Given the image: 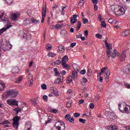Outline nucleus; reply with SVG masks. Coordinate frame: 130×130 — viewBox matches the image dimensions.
<instances>
[{
  "instance_id": "obj_60",
  "label": "nucleus",
  "mask_w": 130,
  "mask_h": 130,
  "mask_svg": "<svg viewBox=\"0 0 130 130\" xmlns=\"http://www.w3.org/2000/svg\"><path fill=\"white\" fill-rule=\"evenodd\" d=\"M82 34L79 33L78 34L77 36H76V38L78 39L79 38H81V36H82Z\"/></svg>"
},
{
  "instance_id": "obj_28",
  "label": "nucleus",
  "mask_w": 130,
  "mask_h": 130,
  "mask_svg": "<svg viewBox=\"0 0 130 130\" xmlns=\"http://www.w3.org/2000/svg\"><path fill=\"white\" fill-rule=\"evenodd\" d=\"M73 81V77L70 76L68 78L66 82L67 84H70V83Z\"/></svg>"
},
{
  "instance_id": "obj_55",
  "label": "nucleus",
  "mask_w": 130,
  "mask_h": 130,
  "mask_svg": "<svg viewBox=\"0 0 130 130\" xmlns=\"http://www.w3.org/2000/svg\"><path fill=\"white\" fill-rule=\"evenodd\" d=\"M61 26H62V25L56 24V29H61Z\"/></svg>"
},
{
  "instance_id": "obj_45",
  "label": "nucleus",
  "mask_w": 130,
  "mask_h": 130,
  "mask_svg": "<svg viewBox=\"0 0 130 130\" xmlns=\"http://www.w3.org/2000/svg\"><path fill=\"white\" fill-rule=\"evenodd\" d=\"M15 110L17 112L16 114H18L19 112H21V111H22V109L21 108H17Z\"/></svg>"
},
{
  "instance_id": "obj_8",
  "label": "nucleus",
  "mask_w": 130,
  "mask_h": 130,
  "mask_svg": "<svg viewBox=\"0 0 130 130\" xmlns=\"http://www.w3.org/2000/svg\"><path fill=\"white\" fill-rule=\"evenodd\" d=\"M18 101L16 100H7V104H9V105H10L11 106H18L19 105H18Z\"/></svg>"
},
{
  "instance_id": "obj_12",
  "label": "nucleus",
  "mask_w": 130,
  "mask_h": 130,
  "mask_svg": "<svg viewBox=\"0 0 130 130\" xmlns=\"http://www.w3.org/2000/svg\"><path fill=\"white\" fill-rule=\"evenodd\" d=\"M42 23H44V19L46 17V8H43L42 10Z\"/></svg>"
},
{
  "instance_id": "obj_10",
  "label": "nucleus",
  "mask_w": 130,
  "mask_h": 130,
  "mask_svg": "<svg viewBox=\"0 0 130 130\" xmlns=\"http://www.w3.org/2000/svg\"><path fill=\"white\" fill-rule=\"evenodd\" d=\"M2 48L5 51H7V50H11V49H12V45L10 44H3V45L2 46Z\"/></svg>"
},
{
  "instance_id": "obj_46",
  "label": "nucleus",
  "mask_w": 130,
  "mask_h": 130,
  "mask_svg": "<svg viewBox=\"0 0 130 130\" xmlns=\"http://www.w3.org/2000/svg\"><path fill=\"white\" fill-rule=\"evenodd\" d=\"M124 32H125V34L126 36H128V35H129V34H130V30L129 29L125 30V31H124Z\"/></svg>"
},
{
  "instance_id": "obj_50",
  "label": "nucleus",
  "mask_w": 130,
  "mask_h": 130,
  "mask_svg": "<svg viewBox=\"0 0 130 130\" xmlns=\"http://www.w3.org/2000/svg\"><path fill=\"white\" fill-rule=\"evenodd\" d=\"M79 121H80V122H81V123H85V122H86V119L80 118Z\"/></svg>"
},
{
  "instance_id": "obj_57",
  "label": "nucleus",
  "mask_w": 130,
  "mask_h": 130,
  "mask_svg": "<svg viewBox=\"0 0 130 130\" xmlns=\"http://www.w3.org/2000/svg\"><path fill=\"white\" fill-rule=\"evenodd\" d=\"M89 22V20L86 18H83V24H87Z\"/></svg>"
},
{
  "instance_id": "obj_49",
  "label": "nucleus",
  "mask_w": 130,
  "mask_h": 130,
  "mask_svg": "<svg viewBox=\"0 0 130 130\" xmlns=\"http://www.w3.org/2000/svg\"><path fill=\"white\" fill-rule=\"evenodd\" d=\"M80 115V113H74L73 114V116H74V117H79Z\"/></svg>"
},
{
  "instance_id": "obj_21",
  "label": "nucleus",
  "mask_w": 130,
  "mask_h": 130,
  "mask_svg": "<svg viewBox=\"0 0 130 130\" xmlns=\"http://www.w3.org/2000/svg\"><path fill=\"white\" fill-rule=\"evenodd\" d=\"M62 67L66 68V69H70L71 68V66L69 64H67V62H62Z\"/></svg>"
},
{
  "instance_id": "obj_24",
  "label": "nucleus",
  "mask_w": 130,
  "mask_h": 130,
  "mask_svg": "<svg viewBox=\"0 0 130 130\" xmlns=\"http://www.w3.org/2000/svg\"><path fill=\"white\" fill-rule=\"evenodd\" d=\"M53 71L55 74V75L57 77H59V76L60 75V74L59 73V72H58V70H57V68H54L53 69Z\"/></svg>"
},
{
  "instance_id": "obj_34",
  "label": "nucleus",
  "mask_w": 130,
  "mask_h": 130,
  "mask_svg": "<svg viewBox=\"0 0 130 130\" xmlns=\"http://www.w3.org/2000/svg\"><path fill=\"white\" fill-rule=\"evenodd\" d=\"M30 101L32 104H33V105H37V103H36V101H37L36 99H31Z\"/></svg>"
},
{
  "instance_id": "obj_6",
  "label": "nucleus",
  "mask_w": 130,
  "mask_h": 130,
  "mask_svg": "<svg viewBox=\"0 0 130 130\" xmlns=\"http://www.w3.org/2000/svg\"><path fill=\"white\" fill-rule=\"evenodd\" d=\"M119 109L121 112L123 113H130V106H127V107L121 108V104H119Z\"/></svg>"
},
{
  "instance_id": "obj_19",
  "label": "nucleus",
  "mask_w": 130,
  "mask_h": 130,
  "mask_svg": "<svg viewBox=\"0 0 130 130\" xmlns=\"http://www.w3.org/2000/svg\"><path fill=\"white\" fill-rule=\"evenodd\" d=\"M63 80L59 78H57L54 81V84H61Z\"/></svg>"
},
{
  "instance_id": "obj_14",
  "label": "nucleus",
  "mask_w": 130,
  "mask_h": 130,
  "mask_svg": "<svg viewBox=\"0 0 130 130\" xmlns=\"http://www.w3.org/2000/svg\"><path fill=\"white\" fill-rule=\"evenodd\" d=\"M51 90L53 94H54L55 96H56V97H58V96H59V94H58V90H57V89L54 87H52L51 88Z\"/></svg>"
},
{
  "instance_id": "obj_62",
  "label": "nucleus",
  "mask_w": 130,
  "mask_h": 130,
  "mask_svg": "<svg viewBox=\"0 0 130 130\" xmlns=\"http://www.w3.org/2000/svg\"><path fill=\"white\" fill-rule=\"evenodd\" d=\"M66 74H67V72H66V71H64V70L62 71L61 75L62 76H64L66 75Z\"/></svg>"
},
{
  "instance_id": "obj_44",
  "label": "nucleus",
  "mask_w": 130,
  "mask_h": 130,
  "mask_svg": "<svg viewBox=\"0 0 130 130\" xmlns=\"http://www.w3.org/2000/svg\"><path fill=\"white\" fill-rule=\"evenodd\" d=\"M54 64H57V66H58L59 64H60V63H61V61H60V60H56V61L54 62Z\"/></svg>"
},
{
  "instance_id": "obj_31",
  "label": "nucleus",
  "mask_w": 130,
  "mask_h": 130,
  "mask_svg": "<svg viewBox=\"0 0 130 130\" xmlns=\"http://www.w3.org/2000/svg\"><path fill=\"white\" fill-rule=\"evenodd\" d=\"M81 26H82V23L80 22V21H78L77 26V31H79V30L81 29Z\"/></svg>"
},
{
  "instance_id": "obj_39",
  "label": "nucleus",
  "mask_w": 130,
  "mask_h": 130,
  "mask_svg": "<svg viewBox=\"0 0 130 130\" xmlns=\"http://www.w3.org/2000/svg\"><path fill=\"white\" fill-rule=\"evenodd\" d=\"M69 121H70L71 123H75V119L74 118V117H71V118L69 120Z\"/></svg>"
},
{
  "instance_id": "obj_37",
  "label": "nucleus",
  "mask_w": 130,
  "mask_h": 130,
  "mask_svg": "<svg viewBox=\"0 0 130 130\" xmlns=\"http://www.w3.org/2000/svg\"><path fill=\"white\" fill-rule=\"evenodd\" d=\"M72 117L71 114H67L65 116V119H66V120H69L70 119H71Z\"/></svg>"
},
{
  "instance_id": "obj_38",
  "label": "nucleus",
  "mask_w": 130,
  "mask_h": 130,
  "mask_svg": "<svg viewBox=\"0 0 130 130\" xmlns=\"http://www.w3.org/2000/svg\"><path fill=\"white\" fill-rule=\"evenodd\" d=\"M7 4L9 5H11L13 3H14V0H6Z\"/></svg>"
},
{
  "instance_id": "obj_17",
  "label": "nucleus",
  "mask_w": 130,
  "mask_h": 130,
  "mask_svg": "<svg viewBox=\"0 0 130 130\" xmlns=\"http://www.w3.org/2000/svg\"><path fill=\"white\" fill-rule=\"evenodd\" d=\"M0 85H1V86L3 87V88L0 87V92H3L5 91V89H6V84H5V83L1 81Z\"/></svg>"
},
{
  "instance_id": "obj_26",
  "label": "nucleus",
  "mask_w": 130,
  "mask_h": 130,
  "mask_svg": "<svg viewBox=\"0 0 130 130\" xmlns=\"http://www.w3.org/2000/svg\"><path fill=\"white\" fill-rule=\"evenodd\" d=\"M112 114H113V112H110V111H106V115L108 116V117H110Z\"/></svg>"
},
{
  "instance_id": "obj_11",
  "label": "nucleus",
  "mask_w": 130,
  "mask_h": 130,
  "mask_svg": "<svg viewBox=\"0 0 130 130\" xmlns=\"http://www.w3.org/2000/svg\"><path fill=\"white\" fill-rule=\"evenodd\" d=\"M125 57H126V50L123 51V52L120 54L119 58L121 61H124Z\"/></svg>"
},
{
  "instance_id": "obj_51",
  "label": "nucleus",
  "mask_w": 130,
  "mask_h": 130,
  "mask_svg": "<svg viewBox=\"0 0 130 130\" xmlns=\"http://www.w3.org/2000/svg\"><path fill=\"white\" fill-rule=\"evenodd\" d=\"M51 48H52V47L51 46V45L48 44L47 46H46V49L48 50H50L51 49Z\"/></svg>"
},
{
  "instance_id": "obj_5",
  "label": "nucleus",
  "mask_w": 130,
  "mask_h": 130,
  "mask_svg": "<svg viewBox=\"0 0 130 130\" xmlns=\"http://www.w3.org/2000/svg\"><path fill=\"white\" fill-rule=\"evenodd\" d=\"M56 128L58 130L66 129V126L64 123L62 121H59L55 123Z\"/></svg>"
},
{
  "instance_id": "obj_18",
  "label": "nucleus",
  "mask_w": 130,
  "mask_h": 130,
  "mask_svg": "<svg viewBox=\"0 0 130 130\" xmlns=\"http://www.w3.org/2000/svg\"><path fill=\"white\" fill-rule=\"evenodd\" d=\"M23 23L24 25H30V24H31V18L24 20Z\"/></svg>"
},
{
  "instance_id": "obj_25",
  "label": "nucleus",
  "mask_w": 130,
  "mask_h": 130,
  "mask_svg": "<svg viewBox=\"0 0 130 130\" xmlns=\"http://www.w3.org/2000/svg\"><path fill=\"white\" fill-rule=\"evenodd\" d=\"M77 77H78V74H77L76 73V72L73 71H72V77L73 79H74V80H77Z\"/></svg>"
},
{
  "instance_id": "obj_29",
  "label": "nucleus",
  "mask_w": 130,
  "mask_h": 130,
  "mask_svg": "<svg viewBox=\"0 0 130 130\" xmlns=\"http://www.w3.org/2000/svg\"><path fill=\"white\" fill-rule=\"evenodd\" d=\"M58 48L60 51L62 52H64L66 49H64V47L62 45L58 47Z\"/></svg>"
},
{
  "instance_id": "obj_54",
  "label": "nucleus",
  "mask_w": 130,
  "mask_h": 130,
  "mask_svg": "<svg viewBox=\"0 0 130 130\" xmlns=\"http://www.w3.org/2000/svg\"><path fill=\"white\" fill-rule=\"evenodd\" d=\"M124 86L127 89H130V84L128 83H124Z\"/></svg>"
},
{
  "instance_id": "obj_53",
  "label": "nucleus",
  "mask_w": 130,
  "mask_h": 130,
  "mask_svg": "<svg viewBox=\"0 0 130 130\" xmlns=\"http://www.w3.org/2000/svg\"><path fill=\"white\" fill-rule=\"evenodd\" d=\"M80 74L81 75H85L86 74V69H83L80 71Z\"/></svg>"
},
{
  "instance_id": "obj_63",
  "label": "nucleus",
  "mask_w": 130,
  "mask_h": 130,
  "mask_svg": "<svg viewBox=\"0 0 130 130\" xmlns=\"http://www.w3.org/2000/svg\"><path fill=\"white\" fill-rule=\"evenodd\" d=\"M94 11H97V10H98V6H97L96 5H94Z\"/></svg>"
},
{
  "instance_id": "obj_56",
  "label": "nucleus",
  "mask_w": 130,
  "mask_h": 130,
  "mask_svg": "<svg viewBox=\"0 0 130 130\" xmlns=\"http://www.w3.org/2000/svg\"><path fill=\"white\" fill-rule=\"evenodd\" d=\"M77 43H72L70 45V47H72V48H74V47H75V46H76Z\"/></svg>"
},
{
  "instance_id": "obj_4",
  "label": "nucleus",
  "mask_w": 130,
  "mask_h": 130,
  "mask_svg": "<svg viewBox=\"0 0 130 130\" xmlns=\"http://www.w3.org/2000/svg\"><path fill=\"white\" fill-rule=\"evenodd\" d=\"M21 119V117L19 116H16L13 118L12 119L13 123V126L14 128H18L19 127V121Z\"/></svg>"
},
{
  "instance_id": "obj_35",
  "label": "nucleus",
  "mask_w": 130,
  "mask_h": 130,
  "mask_svg": "<svg viewBox=\"0 0 130 130\" xmlns=\"http://www.w3.org/2000/svg\"><path fill=\"white\" fill-rule=\"evenodd\" d=\"M1 124H11V122L9 121V120H5L4 121L0 123Z\"/></svg>"
},
{
  "instance_id": "obj_41",
  "label": "nucleus",
  "mask_w": 130,
  "mask_h": 130,
  "mask_svg": "<svg viewBox=\"0 0 130 130\" xmlns=\"http://www.w3.org/2000/svg\"><path fill=\"white\" fill-rule=\"evenodd\" d=\"M43 99L44 101H45V102H47L48 101V96L47 95H44L43 97Z\"/></svg>"
},
{
  "instance_id": "obj_52",
  "label": "nucleus",
  "mask_w": 130,
  "mask_h": 130,
  "mask_svg": "<svg viewBox=\"0 0 130 130\" xmlns=\"http://www.w3.org/2000/svg\"><path fill=\"white\" fill-rule=\"evenodd\" d=\"M89 107L91 109H93V108L95 107V106L94 105L93 103H90L89 104Z\"/></svg>"
},
{
  "instance_id": "obj_47",
  "label": "nucleus",
  "mask_w": 130,
  "mask_h": 130,
  "mask_svg": "<svg viewBox=\"0 0 130 130\" xmlns=\"http://www.w3.org/2000/svg\"><path fill=\"white\" fill-rule=\"evenodd\" d=\"M95 37H96V38H99V39H101V38H102V35L99 34H96L95 35Z\"/></svg>"
},
{
  "instance_id": "obj_40",
  "label": "nucleus",
  "mask_w": 130,
  "mask_h": 130,
  "mask_svg": "<svg viewBox=\"0 0 130 130\" xmlns=\"http://www.w3.org/2000/svg\"><path fill=\"white\" fill-rule=\"evenodd\" d=\"M41 88L43 90H46L47 89V86L45 84H43L41 85Z\"/></svg>"
},
{
  "instance_id": "obj_61",
  "label": "nucleus",
  "mask_w": 130,
  "mask_h": 130,
  "mask_svg": "<svg viewBox=\"0 0 130 130\" xmlns=\"http://www.w3.org/2000/svg\"><path fill=\"white\" fill-rule=\"evenodd\" d=\"M102 27H106V23H105V22L103 21L102 23Z\"/></svg>"
},
{
  "instance_id": "obj_23",
  "label": "nucleus",
  "mask_w": 130,
  "mask_h": 130,
  "mask_svg": "<svg viewBox=\"0 0 130 130\" xmlns=\"http://www.w3.org/2000/svg\"><path fill=\"white\" fill-rule=\"evenodd\" d=\"M32 23L33 24H39L40 23V20L31 18V24Z\"/></svg>"
},
{
  "instance_id": "obj_9",
  "label": "nucleus",
  "mask_w": 130,
  "mask_h": 130,
  "mask_svg": "<svg viewBox=\"0 0 130 130\" xmlns=\"http://www.w3.org/2000/svg\"><path fill=\"white\" fill-rule=\"evenodd\" d=\"M5 15V13L2 12L1 15H0V19H1L2 22H4V23H7V24H10L11 21L9 19V18L6 17V16H4Z\"/></svg>"
},
{
  "instance_id": "obj_58",
  "label": "nucleus",
  "mask_w": 130,
  "mask_h": 130,
  "mask_svg": "<svg viewBox=\"0 0 130 130\" xmlns=\"http://www.w3.org/2000/svg\"><path fill=\"white\" fill-rule=\"evenodd\" d=\"M91 2H92V4L95 5L98 4V1L97 0H91Z\"/></svg>"
},
{
  "instance_id": "obj_43",
  "label": "nucleus",
  "mask_w": 130,
  "mask_h": 130,
  "mask_svg": "<svg viewBox=\"0 0 130 130\" xmlns=\"http://www.w3.org/2000/svg\"><path fill=\"white\" fill-rule=\"evenodd\" d=\"M108 22L110 23V24H113L115 22V20H113V19H109L108 20Z\"/></svg>"
},
{
  "instance_id": "obj_27",
  "label": "nucleus",
  "mask_w": 130,
  "mask_h": 130,
  "mask_svg": "<svg viewBox=\"0 0 130 130\" xmlns=\"http://www.w3.org/2000/svg\"><path fill=\"white\" fill-rule=\"evenodd\" d=\"M60 33L62 36H67V35H68V31L65 29L62 30Z\"/></svg>"
},
{
  "instance_id": "obj_22",
  "label": "nucleus",
  "mask_w": 130,
  "mask_h": 130,
  "mask_svg": "<svg viewBox=\"0 0 130 130\" xmlns=\"http://www.w3.org/2000/svg\"><path fill=\"white\" fill-rule=\"evenodd\" d=\"M67 61H69V57H68V55H65L62 59V63L67 62Z\"/></svg>"
},
{
  "instance_id": "obj_1",
  "label": "nucleus",
  "mask_w": 130,
  "mask_h": 130,
  "mask_svg": "<svg viewBox=\"0 0 130 130\" xmlns=\"http://www.w3.org/2000/svg\"><path fill=\"white\" fill-rule=\"evenodd\" d=\"M19 93L15 89H10L2 94V98H16Z\"/></svg>"
},
{
  "instance_id": "obj_15",
  "label": "nucleus",
  "mask_w": 130,
  "mask_h": 130,
  "mask_svg": "<svg viewBox=\"0 0 130 130\" xmlns=\"http://www.w3.org/2000/svg\"><path fill=\"white\" fill-rule=\"evenodd\" d=\"M20 13H14L13 14H12V15L11 16V18L12 19V20H17V19L20 18Z\"/></svg>"
},
{
  "instance_id": "obj_2",
  "label": "nucleus",
  "mask_w": 130,
  "mask_h": 130,
  "mask_svg": "<svg viewBox=\"0 0 130 130\" xmlns=\"http://www.w3.org/2000/svg\"><path fill=\"white\" fill-rule=\"evenodd\" d=\"M106 46L107 47V53L109 58H110V56L112 58H115L116 56V50L115 49L112 52V48H111V45L110 44L107 43Z\"/></svg>"
},
{
  "instance_id": "obj_36",
  "label": "nucleus",
  "mask_w": 130,
  "mask_h": 130,
  "mask_svg": "<svg viewBox=\"0 0 130 130\" xmlns=\"http://www.w3.org/2000/svg\"><path fill=\"white\" fill-rule=\"evenodd\" d=\"M66 106L67 107L70 108L72 107V101H69L66 104Z\"/></svg>"
},
{
  "instance_id": "obj_33",
  "label": "nucleus",
  "mask_w": 130,
  "mask_h": 130,
  "mask_svg": "<svg viewBox=\"0 0 130 130\" xmlns=\"http://www.w3.org/2000/svg\"><path fill=\"white\" fill-rule=\"evenodd\" d=\"M113 129H117V126L113 125V126H110L109 127V130H113Z\"/></svg>"
},
{
  "instance_id": "obj_30",
  "label": "nucleus",
  "mask_w": 130,
  "mask_h": 130,
  "mask_svg": "<svg viewBox=\"0 0 130 130\" xmlns=\"http://www.w3.org/2000/svg\"><path fill=\"white\" fill-rule=\"evenodd\" d=\"M22 80H23L22 77H19L16 81V84H20V82H22Z\"/></svg>"
},
{
  "instance_id": "obj_59",
  "label": "nucleus",
  "mask_w": 130,
  "mask_h": 130,
  "mask_svg": "<svg viewBox=\"0 0 130 130\" xmlns=\"http://www.w3.org/2000/svg\"><path fill=\"white\" fill-rule=\"evenodd\" d=\"M67 93L68 94H69V95H71L73 93V91L72 90V89H68L67 91Z\"/></svg>"
},
{
  "instance_id": "obj_20",
  "label": "nucleus",
  "mask_w": 130,
  "mask_h": 130,
  "mask_svg": "<svg viewBox=\"0 0 130 130\" xmlns=\"http://www.w3.org/2000/svg\"><path fill=\"white\" fill-rule=\"evenodd\" d=\"M12 72L13 74H17V73H19V68H18V67H14L12 69Z\"/></svg>"
},
{
  "instance_id": "obj_3",
  "label": "nucleus",
  "mask_w": 130,
  "mask_h": 130,
  "mask_svg": "<svg viewBox=\"0 0 130 130\" xmlns=\"http://www.w3.org/2000/svg\"><path fill=\"white\" fill-rule=\"evenodd\" d=\"M126 11V8H125V6H119L117 8V11L116 12V15L117 16H122L124 14H125Z\"/></svg>"
},
{
  "instance_id": "obj_32",
  "label": "nucleus",
  "mask_w": 130,
  "mask_h": 130,
  "mask_svg": "<svg viewBox=\"0 0 130 130\" xmlns=\"http://www.w3.org/2000/svg\"><path fill=\"white\" fill-rule=\"evenodd\" d=\"M48 56H50L51 57H55V56H56V54L51 52L48 54Z\"/></svg>"
},
{
  "instance_id": "obj_13",
  "label": "nucleus",
  "mask_w": 130,
  "mask_h": 130,
  "mask_svg": "<svg viewBox=\"0 0 130 130\" xmlns=\"http://www.w3.org/2000/svg\"><path fill=\"white\" fill-rule=\"evenodd\" d=\"M123 72L124 74H126V75L130 74V64L125 66L123 68Z\"/></svg>"
},
{
  "instance_id": "obj_16",
  "label": "nucleus",
  "mask_w": 130,
  "mask_h": 130,
  "mask_svg": "<svg viewBox=\"0 0 130 130\" xmlns=\"http://www.w3.org/2000/svg\"><path fill=\"white\" fill-rule=\"evenodd\" d=\"M11 26H12V25H9L7 27H3L2 29H0V35L3 34L4 31H6L7 29H9V28H10Z\"/></svg>"
},
{
  "instance_id": "obj_42",
  "label": "nucleus",
  "mask_w": 130,
  "mask_h": 130,
  "mask_svg": "<svg viewBox=\"0 0 130 130\" xmlns=\"http://www.w3.org/2000/svg\"><path fill=\"white\" fill-rule=\"evenodd\" d=\"M29 86L31 87L33 85V78H31V80H30L28 81Z\"/></svg>"
},
{
  "instance_id": "obj_7",
  "label": "nucleus",
  "mask_w": 130,
  "mask_h": 130,
  "mask_svg": "<svg viewBox=\"0 0 130 130\" xmlns=\"http://www.w3.org/2000/svg\"><path fill=\"white\" fill-rule=\"evenodd\" d=\"M21 33L22 37L25 39H30L31 38V36L29 34L27 29L22 30Z\"/></svg>"
},
{
  "instance_id": "obj_48",
  "label": "nucleus",
  "mask_w": 130,
  "mask_h": 130,
  "mask_svg": "<svg viewBox=\"0 0 130 130\" xmlns=\"http://www.w3.org/2000/svg\"><path fill=\"white\" fill-rule=\"evenodd\" d=\"M50 112H52V113H56V112H57V109H51Z\"/></svg>"
},
{
  "instance_id": "obj_64",
  "label": "nucleus",
  "mask_w": 130,
  "mask_h": 130,
  "mask_svg": "<svg viewBox=\"0 0 130 130\" xmlns=\"http://www.w3.org/2000/svg\"><path fill=\"white\" fill-rule=\"evenodd\" d=\"M84 100H81L79 101V104H83V103H84Z\"/></svg>"
}]
</instances>
